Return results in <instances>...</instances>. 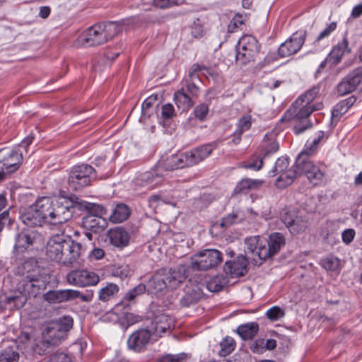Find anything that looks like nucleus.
<instances>
[{
    "instance_id": "45",
    "label": "nucleus",
    "mask_w": 362,
    "mask_h": 362,
    "mask_svg": "<svg viewBox=\"0 0 362 362\" xmlns=\"http://www.w3.org/2000/svg\"><path fill=\"white\" fill-rule=\"evenodd\" d=\"M187 358V354L185 353L167 354L158 358L156 362H185Z\"/></svg>"
},
{
    "instance_id": "56",
    "label": "nucleus",
    "mask_w": 362,
    "mask_h": 362,
    "mask_svg": "<svg viewBox=\"0 0 362 362\" xmlns=\"http://www.w3.org/2000/svg\"><path fill=\"white\" fill-rule=\"evenodd\" d=\"M289 165V161L287 158L281 157L277 159L275 163L274 171L276 174H281L286 170Z\"/></svg>"
},
{
    "instance_id": "7",
    "label": "nucleus",
    "mask_w": 362,
    "mask_h": 362,
    "mask_svg": "<svg viewBox=\"0 0 362 362\" xmlns=\"http://www.w3.org/2000/svg\"><path fill=\"white\" fill-rule=\"evenodd\" d=\"M305 155L300 153L296 160L298 172L304 174L314 186L325 185L327 180L325 166L320 163H315Z\"/></svg>"
},
{
    "instance_id": "47",
    "label": "nucleus",
    "mask_w": 362,
    "mask_h": 362,
    "mask_svg": "<svg viewBox=\"0 0 362 362\" xmlns=\"http://www.w3.org/2000/svg\"><path fill=\"white\" fill-rule=\"evenodd\" d=\"M346 79L355 90L362 80V67H358L354 69L346 77Z\"/></svg>"
},
{
    "instance_id": "50",
    "label": "nucleus",
    "mask_w": 362,
    "mask_h": 362,
    "mask_svg": "<svg viewBox=\"0 0 362 362\" xmlns=\"http://www.w3.org/2000/svg\"><path fill=\"white\" fill-rule=\"evenodd\" d=\"M237 218V215L235 214H229L221 219L220 221H217L214 223V227H220L226 229L232 226Z\"/></svg>"
},
{
    "instance_id": "58",
    "label": "nucleus",
    "mask_w": 362,
    "mask_h": 362,
    "mask_svg": "<svg viewBox=\"0 0 362 362\" xmlns=\"http://www.w3.org/2000/svg\"><path fill=\"white\" fill-rule=\"evenodd\" d=\"M354 90V89L351 86L346 78H344L337 86V92L340 95L348 94Z\"/></svg>"
},
{
    "instance_id": "38",
    "label": "nucleus",
    "mask_w": 362,
    "mask_h": 362,
    "mask_svg": "<svg viewBox=\"0 0 362 362\" xmlns=\"http://www.w3.org/2000/svg\"><path fill=\"white\" fill-rule=\"evenodd\" d=\"M148 284L151 289L156 293L162 292L167 288L168 289L162 269L159 270L153 275Z\"/></svg>"
},
{
    "instance_id": "35",
    "label": "nucleus",
    "mask_w": 362,
    "mask_h": 362,
    "mask_svg": "<svg viewBox=\"0 0 362 362\" xmlns=\"http://www.w3.org/2000/svg\"><path fill=\"white\" fill-rule=\"evenodd\" d=\"M202 290L197 286L188 287L185 295L180 299V303L183 306L189 307L198 302L202 297Z\"/></svg>"
},
{
    "instance_id": "27",
    "label": "nucleus",
    "mask_w": 362,
    "mask_h": 362,
    "mask_svg": "<svg viewBox=\"0 0 362 362\" xmlns=\"http://www.w3.org/2000/svg\"><path fill=\"white\" fill-rule=\"evenodd\" d=\"M21 218L22 222L29 227L40 226L42 223H46L35 204L28 208L21 214Z\"/></svg>"
},
{
    "instance_id": "11",
    "label": "nucleus",
    "mask_w": 362,
    "mask_h": 362,
    "mask_svg": "<svg viewBox=\"0 0 362 362\" xmlns=\"http://www.w3.org/2000/svg\"><path fill=\"white\" fill-rule=\"evenodd\" d=\"M42 235L35 230H23L16 237L14 250L17 253L34 252L43 246Z\"/></svg>"
},
{
    "instance_id": "40",
    "label": "nucleus",
    "mask_w": 362,
    "mask_h": 362,
    "mask_svg": "<svg viewBox=\"0 0 362 362\" xmlns=\"http://www.w3.org/2000/svg\"><path fill=\"white\" fill-rule=\"evenodd\" d=\"M262 151L264 156L276 153L279 148V144L272 138V135H266L262 143Z\"/></svg>"
},
{
    "instance_id": "22",
    "label": "nucleus",
    "mask_w": 362,
    "mask_h": 362,
    "mask_svg": "<svg viewBox=\"0 0 362 362\" xmlns=\"http://www.w3.org/2000/svg\"><path fill=\"white\" fill-rule=\"evenodd\" d=\"M173 323V319L166 314L156 316L152 322V328L150 329L153 337H155L154 341L161 337L163 334L170 331Z\"/></svg>"
},
{
    "instance_id": "3",
    "label": "nucleus",
    "mask_w": 362,
    "mask_h": 362,
    "mask_svg": "<svg viewBox=\"0 0 362 362\" xmlns=\"http://www.w3.org/2000/svg\"><path fill=\"white\" fill-rule=\"evenodd\" d=\"M120 31L121 25L117 22L96 23L78 37L76 45L83 47L99 46L112 40Z\"/></svg>"
},
{
    "instance_id": "51",
    "label": "nucleus",
    "mask_w": 362,
    "mask_h": 362,
    "mask_svg": "<svg viewBox=\"0 0 362 362\" xmlns=\"http://www.w3.org/2000/svg\"><path fill=\"white\" fill-rule=\"evenodd\" d=\"M320 264L326 270L334 271L339 265V260L333 257H327L321 260Z\"/></svg>"
},
{
    "instance_id": "59",
    "label": "nucleus",
    "mask_w": 362,
    "mask_h": 362,
    "mask_svg": "<svg viewBox=\"0 0 362 362\" xmlns=\"http://www.w3.org/2000/svg\"><path fill=\"white\" fill-rule=\"evenodd\" d=\"M244 21L245 19L242 15L236 14L228 25V31L234 32L236 28H240L244 24Z\"/></svg>"
},
{
    "instance_id": "49",
    "label": "nucleus",
    "mask_w": 362,
    "mask_h": 362,
    "mask_svg": "<svg viewBox=\"0 0 362 362\" xmlns=\"http://www.w3.org/2000/svg\"><path fill=\"white\" fill-rule=\"evenodd\" d=\"M263 166L262 158L259 156H253L252 160L247 163L245 162L241 163L240 167L245 169H251L255 171H258L262 169Z\"/></svg>"
},
{
    "instance_id": "17",
    "label": "nucleus",
    "mask_w": 362,
    "mask_h": 362,
    "mask_svg": "<svg viewBox=\"0 0 362 362\" xmlns=\"http://www.w3.org/2000/svg\"><path fill=\"white\" fill-rule=\"evenodd\" d=\"M153 333L148 329H141L134 332L127 340L128 348L135 352L140 353L144 351L146 346L154 340Z\"/></svg>"
},
{
    "instance_id": "62",
    "label": "nucleus",
    "mask_w": 362,
    "mask_h": 362,
    "mask_svg": "<svg viewBox=\"0 0 362 362\" xmlns=\"http://www.w3.org/2000/svg\"><path fill=\"white\" fill-rule=\"evenodd\" d=\"M320 141H317V138H315L313 141L310 144H306L305 148L301 153H305V157H309L313 155L316 151L317 146L320 143Z\"/></svg>"
},
{
    "instance_id": "31",
    "label": "nucleus",
    "mask_w": 362,
    "mask_h": 362,
    "mask_svg": "<svg viewBox=\"0 0 362 362\" xmlns=\"http://www.w3.org/2000/svg\"><path fill=\"white\" fill-rule=\"evenodd\" d=\"M173 100L178 109L182 112L188 111L194 105V98L189 96L184 88L174 93Z\"/></svg>"
},
{
    "instance_id": "4",
    "label": "nucleus",
    "mask_w": 362,
    "mask_h": 362,
    "mask_svg": "<svg viewBox=\"0 0 362 362\" xmlns=\"http://www.w3.org/2000/svg\"><path fill=\"white\" fill-rule=\"evenodd\" d=\"M245 251L261 260L269 259L276 255L285 245L286 240L281 233H272L268 239L261 236H252L245 239Z\"/></svg>"
},
{
    "instance_id": "13",
    "label": "nucleus",
    "mask_w": 362,
    "mask_h": 362,
    "mask_svg": "<svg viewBox=\"0 0 362 362\" xmlns=\"http://www.w3.org/2000/svg\"><path fill=\"white\" fill-rule=\"evenodd\" d=\"M74 212V202L66 197L54 198L51 224H62L68 221Z\"/></svg>"
},
{
    "instance_id": "57",
    "label": "nucleus",
    "mask_w": 362,
    "mask_h": 362,
    "mask_svg": "<svg viewBox=\"0 0 362 362\" xmlns=\"http://www.w3.org/2000/svg\"><path fill=\"white\" fill-rule=\"evenodd\" d=\"M347 111L348 109L346 107L344 102L341 100L334 106L332 112V119H339L342 115L345 114Z\"/></svg>"
},
{
    "instance_id": "16",
    "label": "nucleus",
    "mask_w": 362,
    "mask_h": 362,
    "mask_svg": "<svg viewBox=\"0 0 362 362\" xmlns=\"http://www.w3.org/2000/svg\"><path fill=\"white\" fill-rule=\"evenodd\" d=\"M305 37V30H298L294 33L288 40L279 46V55L281 57H287L297 53L304 44Z\"/></svg>"
},
{
    "instance_id": "32",
    "label": "nucleus",
    "mask_w": 362,
    "mask_h": 362,
    "mask_svg": "<svg viewBox=\"0 0 362 362\" xmlns=\"http://www.w3.org/2000/svg\"><path fill=\"white\" fill-rule=\"evenodd\" d=\"M19 347L16 341L0 349V362H19Z\"/></svg>"
},
{
    "instance_id": "14",
    "label": "nucleus",
    "mask_w": 362,
    "mask_h": 362,
    "mask_svg": "<svg viewBox=\"0 0 362 362\" xmlns=\"http://www.w3.org/2000/svg\"><path fill=\"white\" fill-rule=\"evenodd\" d=\"M66 279L69 284L81 288L96 286L100 281L98 274L85 269L71 271Z\"/></svg>"
},
{
    "instance_id": "6",
    "label": "nucleus",
    "mask_w": 362,
    "mask_h": 362,
    "mask_svg": "<svg viewBox=\"0 0 362 362\" xmlns=\"http://www.w3.org/2000/svg\"><path fill=\"white\" fill-rule=\"evenodd\" d=\"M322 102L315 103L313 105H309L302 101L301 98H297L287 110L286 114L296 121L293 127V132L298 135L312 127L308 119L310 115L315 111L322 109Z\"/></svg>"
},
{
    "instance_id": "41",
    "label": "nucleus",
    "mask_w": 362,
    "mask_h": 362,
    "mask_svg": "<svg viewBox=\"0 0 362 362\" xmlns=\"http://www.w3.org/2000/svg\"><path fill=\"white\" fill-rule=\"evenodd\" d=\"M119 290V286L117 284L109 283L100 290L98 299L103 302H107L117 294Z\"/></svg>"
},
{
    "instance_id": "60",
    "label": "nucleus",
    "mask_w": 362,
    "mask_h": 362,
    "mask_svg": "<svg viewBox=\"0 0 362 362\" xmlns=\"http://www.w3.org/2000/svg\"><path fill=\"white\" fill-rule=\"evenodd\" d=\"M250 350L255 354H262L265 351L264 339H258L252 341L250 346Z\"/></svg>"
},
{
    "instance_id": "55",
    "label": "nucleus",
    "mask_w": 362,
    "mask_h": 362,
    "mask_svg": "<svg viewBox=\"0 0 362 362\" xmlns=\"http://www.w3.org/2000/svg\"><path fill=\"white\" fill-rule=\"evenodd\" d=\"M191 34L195 38H201L204 36L203 25L199 18L196 19L192 25Z\"/></svg>"
},
{
    "instance_id": "44",
    "label": "nucleus",
    "mask_w": 362,
    "mask_h": 362,
    "mask_svg": "<svg viewBox=\"0 0 362 362\" xmlns=\"http://www.w3.org/2000/svg\"><path fill=\"white\" fill-rule=\"evenodd\" d=\"M236 343L235 340L230 337H226L219 343L220 350L218 354L221 356H226L229 355L235 347Z\"/></svg>"
},
{
    "instance_id": "46",
    "label": "nucleus",
    "mask_w": 362,
    "mask_h": 362,
    "mask_svg": "<svg viewBox=\"0 0 362 362\" xmlns=\"http://www.w3.org/2000/svg\"><path fill=\"white\" fill-rule=\"evenodd\" d=\"M70 300L80 298L81 301L89 303L93 298V291L87 290L85 293H81L78 290L70 289Z\"/></svg>"
},
{
    "instance_id": "30",
    "label": "nucleus",
    "mask_w": 362,
    "mask_h": 362,
    "mask_svg": "<svg viewBox=\"0 0 362 362\" xmlns=\"http://www.w3.org/2000/svg\"><path fill=\"white\" fill-rule=\"evenodd\" d=\"M54 200V198L42 197L39 198L35 204V206L42 216L43 219L45 222L49 223L51 221L52 214L53 213Z\"/></svg>"
},
{
    "instance_id": "26",
    "label": "nucleus",
    "mask_w": 362,
    "mask_h": 362,
    "mask_svg": "<svg viewBox=\"0 0 362 362\" xmlns=\"http://www.w3.org/2000/svg\"><path fill=\"white\" fill-rule=\"evenodd\" d=\"M264 183V181L263 180L243 178L237 183L233 189V195L247 194L249 191L259 189Z\"/></svg>"
},
{
    "instance_id": "42",
    "label": "nucleus",
    "mask_w": 362,
    "mask_h": 362,
    "mask_svg": "<svg viewBox=\"0 0 362 362\" xmlns=\"http://www.w3.org/2000/svg\"><path fill=\"white\" fill-rule=\"evenodd\" d=\"M320 89L319 86H314L298 98H301L303 102L309 105H313L315 103L318 102L315 100L320 98Z\"/></svg>"
},
{
    "instance_id": "19",
    "label": "nucleus",
    "mask_w": 362,
    "mask_h": 362,
    "mask_svg": "<svg viewBox=\"0 0 362 362\" xmlns=\"http://www.w3.org/2000/svg\"><path fill=\"white\" fill-rule=\"evenodd\" d=\"M168 289H175L182 284L187 277V267L180 264L175 268L162 269Z\"/></svg>"
},
{
    "instance_id": "33",
    "label": "nucleus",
    "mask_w": 362,
    "mask_h": 362,
    "mask_svg": "<svg viewBox=\"0 0 362 362\" xmlns=\"http://www.w3.org/2000/svg\"><path fill=\"white\" fill-rule=\"evenodd\" d=\"M199 71V68L198 65H193L191 70L189 72V78H186L184 82V86L186 87L185 91L189 96H192V98H196L198 97L199 93V87L195 84L194 80L196 78L198 79V76L197 75V72Z\"/></svg>"
},
{
    "instance_id": "64",
    "label": "nucleus",
    "mask_w": 362,
    "mask_h": 362,
    "mask_svg": "<svg viewBox=\"0 0 362 362\" xmlns=\"http://www.w3.org/2000/svg\"><path fill=\"white\" fill-rule=\"evenodd\" d=\"M48 362H72L71 358L64 353H57L51 356Z\"/></svg>"
},
{
    "instance_id": "15",
    "label": "nucleus",
    "mask_w": 362,
    "mask_h": 362,
    "mask_svg": "<svg viewBox=\"0 0 362 362\" xmlns=\"http://www.w3.org/2000/svg\"><path fill=\"white\" fill-rule=\"evenodd\" d=\"M28 293L17 288L16 291H11L0 295V308L3 310H18L24 306Z\"/></svg>"
},
{
    "instance_id": "63",
    "label": "nucleus",
    "mask_w": 362,
    "mask_h": 362,
    "mask_svg": "<svg viewBox=\"0 0 362 362\" xmlns=\"http://www.w3.org/2000/svg\"><path fill=\"white\" fill-rule=\"evenodd\" d=\"M161 116L164 119H170L175 116V110L172 104L167 103L162 106Z\"/></svg>"
},
{
    "instance_id": "23",
    "label": "nucleus",
    "mask_w": 362,
    "mask_h": 362,
    "mask_svg": "<svg viewBox=\"0 0 362 362\" xmlns=\"http://www.w3.org/2000/svg\"><path fill=\"white\" fill-rule=\"evenodd\" d=\"M110 243L118 248L128 245L130 236L129 233L122 227H116L108 230L107 234Z\"/></svg>"
},
{
    "instance_id": "39",
    "label": "nucleus",
    "mask_w": 362,
    "mask_h": 362,
    "mask_svg": "<svg viewBox=\"0 0 362 362\" xmlns=\"http://www.w3.org/2000/svg\"><path fill=\"white\" fill-rule=\"evenodd\" d=\"M297 170L288 169L282 173L276 180L275 185L279 188H284L291 185L296 177Z\"/></svg>"
},
{
    "instance_id": "48",
    "label": "nucleus",
    "mask_w": 362,
    "mask_h": 362,
    "mask_svg": "<svg viewBox=\"0 0 362 362\" xmlns=\"http://www.w3.org/2000/svg\"><path fill=\"white\" fill-rule=\"evenodd\" d=\"M252 125V117L250 115H245L241 117L237 124V130L235 134L240 136L244 132L247 131Z\"/></svg>"
},
{
    "instance_id": "2",
    "label": "nucleus",
    "mask_w": 362,
    "mask_h": 362,
    "mask_svg": "<svg viewBox=\"0 0 362 362\" xmlns=\"http://www.w3.org/2000/svg\"><path fill=\"white\" fill-rule=\"evenodd\" d=\"M16 275V287L34 296L43 288L47 280L44 269L34 258H30L18 266Z\"/></svg>"
},
{
    "instance_id": "18",
    "label": "nucleus",
    "mask_w": 362,
    "mask_h": 362,
    "mask_svg": "<svg viewBox=\"0 0 362 362\" xmlns=\"http://www.w3.org/2000/svg\"><path fill=\"white\" fill-rule=\"evenodd\" d=\"M282 221L293 235L303 233L307 228L308 220L299 215L296 210H291L284 214Z\"/></svg>"
},
{
    "instance_id": "25",
    "label": "nucleus",
    "mask_w": 362,
    "mask_h": 362,
    "mask_svg": "<svg viewBox=\"0 0 362 362\" xmlns=\"http://www.w3.org/2000/svg\"><path fill=\"white\" fill-rule=\"evenodd\" d=\"M161 168L164 170H173L175 169L187 168L188 166L185 153L173 154L165 160L160 161Z\"/></svg>"
},
{
    "instance_id": "10",
    "label": "nucleus",
    "mask_w": 362,
    "mask_h": 362,
    "mask_svg": "<svg viewBox=\"0 0 362 362\" xmlns=\"http://www.w3.org/2000/svg\"><path fill=\"white\" fill-rule=\"evenodd\" d=\"M222 255L215 249H205L191 257V266L194 270L206 271L216 267L222 262Z\"/></svg>"
},
{
    "instance_id": "52",
    "label": "nucleus",
    "mask_w": 362,
    "mask_h": 362,
    "mask_svg": "<svg viewBox=\"0 0 362 362\" xmlns=\"http://www.w3.org/2000/svg\"><path fill=\"white\" fill-rule=\"evenodd\" d=\"M146 286L143 284H140L134 288L126 293L124 299L127 301L134 300L137 296L141 295L145 292Z\"/></svg>"
},
{
    "instance_id": "61",
    "label": "nucleus",
    "mask_w": 362,
    "mask_h": 362,
    "mask_svg": "<svg viewBox=\"0 0 362 362\" xmlns=\"http://www.w3.org/2000/svg\"><path fill=\"white\" fill-rule=\"evenodd\" d=\"M337 28V23L334 22L329 24L317 37L316 41H320L321 40L329 36V35L335 30Z\"/></svg>"
},
{
    "instance_id": "12",
    "label": "nucleus",
    "mask_w": 362,
    "mask_h": 362,
    "mask_svg": "<svg viewBox=\"0 0 362 362\" xmlns=\"http://www.w3.org/2000/svg\"><path fill=\"white\" fill-rule=\"evenodd\" d=\"M23 151L16 148L0 150V180L6 174L17 170L23 162Z\"/></svg>"
},
{
    "instance_id": "54",
    "label": "nucleus",
    "mask_w": 362,
    "mask_h": 362,
    "mask_svg": "<svg viewBox=\"0 0 362 362\" xmlns=\"http://www.w3.org/2000/svg\"><path fill=\"white\" fill-rule=\"evenodd\" d=\"M193 113L196 118L200 121H204L209 113V106L204 103L199 104L196 106Z\"/></svg>"
},
{
    "instance_id": "37",
    "label": "nucleus",
    "mask_w": 362,
    "mask_h": 362,
    "mask_svg": "<svg viewBox=\"0 0 362 362\" xmlns=\"http://www.w3.org/2000/svg\"><path fill=\"white\" fill-rule=\"evenodd\" d=\"M130 211L128 206L123 204L116 206L110 216V220L112 223H122L127 220L129 216Z\"/></svg>"
},
{
    "instance_id": "1",
    "label": "nucleus",
    "mask_w": 362,
    "mask_h": 362,
    "mask_svg": "<svg viewBox=\"0 0 362 362\" xmlns=\"http://www.w3.org/2000/svg\"><path fill=\"white\" fill-rule=\"evenodd\" d=\"M81 250V245L69 235L57 234L48 240L46 255L52 261L65 266H74L78 263Z\"/></svg>"
},
{
    "instance_id": "53",
    "label": "nucleus",
    "mask_w": 362,
    "mask_h": 362,
    "mask_svg": "<svg viewBox=\"0 0 362 362\" xmlns=\"http://www.w3.org/2000/svg\"><path fill=\"white\" fill-rule=\"evenodd\" d=\"M284 315V310L278 306L271 308L266 313L267 317L272 321H276L283 317Z\"/></svg>"
},
{
    "instance_id": "36",
    "label": "nucleus",
    "mask_w": 362,
    "mask_h": 362,
    "mask_svg": "<svg viewBox=\"0 0 362 362\" xmlns=\"http://www.w3.org/2000/svg\"><path fill=\"white\" fill-rule=\"evenodd\" d=\"M259 331V325L255 322L240 325L237 328V332L244 339H252Z\"/></svg>"
},
{
    "instance_id": "28",
    "label": "nucleus",
    "mask_w": 362,
    "mask_h": 362,
    "mask_svg": "<svg viewBox=\"0 0 362 362\" xmlns=\"http://www.w3.org/2000/svg\"><path fill=\"white\" fill-rule=\"evenodd\" d=\"M351 49L349 47V41L346 37L343 38L341 42L334 46L329 54L327 57V61L332 65L339 64L343 56L346 53H350Z\"/></svg>"
},
{
    "instance_id": "29",
    "label": "nucleus",
    "mask_w": 362,
    "mask_h": 362,
    "mask_svg": "<svg viewBox=\"0 0 362 362\" xmlns=\"http://www.w3.org/2000/svg\"><path fill=\"white\" fill-rule=\"evenodd\" d=\"M81 224L84 228L98 233L105 228L107 223L105 218L89 214L83 218Z\"/></svg>"
},
{
    "instance_id": "24",
    "label": "nucleus",
    "mask_w": 362,
    "mask_h": 362,
    "mask_svg": "<svg viewBox=\"0 0 362 362\" xmlns=\"http://www.w3.org/2000/svg\"><path fill=\"white\" fill-rule=\"evenodd\" d=\"M247 259L240 256L234 261H226L223 267L226 274H229L231 277L243 276L247 272Z\"/></svg>"
},
{
    "instance_id": "34",
    "label": "nucleus",
    "mask_w": 362,
    "mask_h": 362,
    "mask_svg": "<svg viewBox=\"0 0 362 362\" xmlns=\"http://www.w3.org/2000/svg\"><path fill=\"white\" fill-rule=\"evenodd\" d=\"M70 289L49 291L43 295L44 300L51 304L70 301Z\"/></svg>"
},
{
    "instance_id": "20",
    "label": "nucleus",
    "mask_w": 362,
    "mask_h": 362,
    "mask_svg": "<svg viewBox=\"0 0 362 362\" xmlns=\"http://www.w3.org/2000/svg\"><path fill=\"white\" fill-rule=\"evenodd\" d=\"M163 172L160 165L158 164L154 169L141 174L137 178V183L148 189H153L163 183L164 180Z\"/></svg>"
},
{
    "instance_id": "5",
    "label": "nucleus",
    "mask_w": 362,
    "mask_h": 362,
    "mask_svg": "<svg viewBox=\"0 0 362 362\" xmlns=\"http://www.w3.org/2000/svg\"><path fill=\"white\" fill-rule=\"evenodd\" d=\"M74 325L73 318L64 315L47 323L42 331V343L45 347L55 346L62 343Z\"/></svg>"
},
{
    "instance_id": "43",
    "label": "nucleus",
    "mask_w": 362,
    "mask_h": 362,
    "mask_svg": "<svg viewBox=\"0 0 362 362\" xmlns=\"http://www.w3.org/2000/svg\"><path fill=\"white\" fill-rule=\"evenodd\" d=\"M228 280L223 275H218L210 279L206 284L209 291L218 292L227 284Z\"/></svg>"
},
{
    "instance_id": "8",
    "label": "nucleus",
    "mask_w": 362,
    "mask_h": 362,
    "mask_svg": "<svg viewBox=\"0 0 362 362\" xmlns=\"http://www.w3.org/2000/svg\"><path fill=\"white\" fill-rule=\"evenodd\" d=\"M95 170L91 165H75L69 172L68 185L72 190L77 191L90 185L92 179H95Z\"/></svg>"
},
{
    "instance_id": "9",
    "label": "nucleus",
    "mask_w": 362,
    "mask_h": 362,
    "mask_svg": "<svg viewBox=\"0 0 362 362\" xmlns=\"http://www.w3.org/2000/svg\"><path fill=\"white\" fill-rule=\"evenodd\" d=\"M259 51V45L257 39L250 35H245L238 41L236 46V62L245 65L254 61L255 56Z\"/></svg>"
},
{
    "instance_id": "21",
    "label": "nucleus",
    "mask_w": 362,
    "mask_h": 362,
    "mask_svg": "<svg viewBox=\"0 0 362 362\" xmlns=\"http://www.w3.org/2000/svg\"><path fill=\"white\" fill-rule=\"evenodd\" d=\"M215 148V144H207L185 152L188 166L190 167L197 165L206 158Z\"/></svg>"
}]
</instances>
